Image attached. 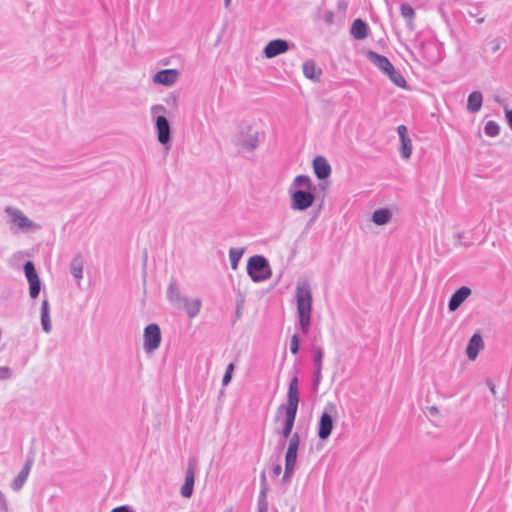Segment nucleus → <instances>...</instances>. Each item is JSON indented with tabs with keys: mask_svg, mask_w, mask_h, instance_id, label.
Masks as SVG:
<instances>
[{
	"mask_svg": "<svg viewBox=\"0 0 512 512\" xmlns=\"http://www.w3.org/2000/svg\"><path fill=\"white\" fill-rule=\"evenodd\" d=\"M41 325L46 333L51 332L52 324L50 319V306L48 299H44L41 304Z\"/></svg>",
	"mask_w": 512,
	"mask_h": 512,
	"instance_id": "19",
	"label": "nucleus"
},
{
	"mask_svg": "<svg viewBox=\"0 0 512 512\" xmlns=\"http://www.w3.org/2000/svg\"><path fill=\"white\" fill-rule=\"evenodd\" d=\"M299 404V389L298 380L296 377L292 378L289 383L287 403L283 407L284 418L282 420V435L284 438H288L294 426L297 410Z\"/></svg>",
	"mask_w": 512,
	"mask_h": 512,
	"instance_id": "1",
	"label": "nucleus"
},
{
	"mask_svg": "<svg viewBox=\"0 0 512 512\" xmlns=\"http://www.w3.org/2000/svg\"><path fill=\"white\" fill-rule=\"evenodd\" d=\"M5 213L9 216L11 223L22 231H29L38 228L33 221H31L21 210L17 208L8 206L5 208Z\"/></svg>",
	"mask_w": 512,
	"mask_h": 512,
	"instance_id": "6",
	"label": "nucleus"
},
{
	"mask_svg": "<svg viewBox=\"0 0 512 512\" xmlns=\"http://www.w3.org/2000/svg\"><path fill=\"white\" fill-rule=\"evenodd\" d=\"M401 15L407 21L412 22V20L414 19V16H415V12L410 5L402 4L401 5Z\"/></svg>",
	"mask_w": 512,
	"mask_h": 512,
	"instance_id": "34",
	"label": "nucleus"
},
{
	"mask_svg": "<svg viewBox=\"0 0 512 512\" xmlns=\"http://www.w3.org/2000/svg\"><path fill=\"white\" fill-rule=\"evenodd\" d=\"M471 290L468 287H461L452 296L449 301V309L455 311L470 296Z\"/></svg>",
	"mask_w": 512,
	"mask_h": 512,
	"instance_id": "17",
	"label": "nucleus"
},
{
	"mask_svg": "<svg viewBox=\"0 0 512 512\" xmlns=\"http://www.w3.org/2000/svg\"><path fill=\"white\" fill-rule=\"evenodd\" d=\"M71 274L78 280L83 278V258L80 254L76 255L70 263Z\"/></svg>",
	"mask_w": 512,
	"mask_h": 512,
	"instance_id": "24",
	"label": "nucleus"
},
{
	"mask_svg": "<svg viewBox=\"0 0 512 512\" xmlns=\"http://www.w3.org/2000/svg\"><path fill=\"white\" fill-rule=\"evenodd\" d=\"M29 283V295L31 298L35 299L38 297L41 290V282L40 279L31 280Z\"/></svg>",
	"mask_w": 512,
	"mask_h": 512,
	"instance_id": "32",
	"label": "nucleus"
},
{
	"mask_svg": "<svg viewBox=\"0 0 512 512\" xmlns=\"http://www.w3.org/2000/svg\"><path fill=\"white\" fill-rule=\"evenodd\" d=\"M244 253L243 249H237V248H231L229 251V257L231 262V268L233 270L237 269L238 262L241 259L242 255Z\"/></svg>",
	"mask_w": 512,
	"mask_h": 512,
	"instance_id": "29",
	"label": "nucleus"
},
{
	"mask_svg": "<svg viewBox=\"0 0 512 512\" xmlns=\"http://www.w3.org/2000/svg\"><path fill=\"white\" fill-rule=\"evenodd\" d=\"M321 358H322V352L318 351L316 354V363H317L318 369L320 368V365H321Z\"/></svg>",
	"mask_w": 512,
	"mask_h": 512,
	"instance_id": "41",
	"label": "nucleus"
},
{
	"mask_svg": "<svg viewBox=\"0 0 512 512\" xmlns=\"http://www.w3.org/2000/svg\"><path fill=\"white\" fill-rule=\"evenodd\" d=\"M333 429V419L332 416L329 415L326 412H323L320 421H319V428H318V436L321 440L327 439Z\"/></svg>",
	"mask_w": 512,
	"mask_h": 512,
	"instance_id": "14",
	"label": "nucleus"
},
{
	"mask_svg": "<svg viewBox=\"0 0 512 512\" xmlns=\"http://www.w3.org/2000/svg\"><path fill=\"white\" fill-rule=\"evenodd\" d=\"M233 370H234V365H233V363H230L227 366L226 372H225V374L223 376V379H222V384L224 386L227 385L230 382Z\"/></svg>",
	"mask_w": 512,
	"mask_h": 512,
	"instance_id": "36",
	"label": "nucleus"
},
{
	"mask_svg": "<svg viewBox=\"0 0 512 512\" xmlns=\"http://www.w3.org/2000/svg\"><path fill=\"white\" fill-rule=\"evenodd\" d=\"M12 376V371L7 366H0V380L9 379Z\"/></svg>",
	"mask_w": 512,
	"mask_h": 512,
	"instance_id": "37",
	"label": "nucleus"
},
{
	"mask_svg": "<svg viewBox=\"0 0 512 512\" xmlns=\"http://www.w3.org/2000/svg\"><path fill=\"white\" fill-rule=\"evenodd\" d=\"M483 347L484 343L482 337L479 334H474L471 337L466 349L468 358L470 360H475Z\"/></svg>",
	"mask_w": 512,
	"mask_h": 512,
	"instance_id": "18",
	"label": "nucleus"
},
{
	"mask_svg": "<svg viewBox=\"0 0 512 512\" xmlns=\"http://www.w3.org/2000/svg\"><path fill=\"white\" fill-rule=\"evenodd\" d=\"M313 169L319 179H326L331 173V167L322 156H317L313 161Z\"/></svg>",
	"mask_w": 512,
	"mask_h": 512,
	"instance_id": "16",
	"label": "nucleus"
},
{
	"mask_svg": "<svg viewBox=\"0 0 512 512\" xmlns=\"http://www.w3.org/2000/svg\"><path fill=\"white\" fill-rule=\"evenodd\" d=\"M24 273L28 282L31 280L39 279L35 266L31 261H28L24 264Z\"/></svg>",
	"mask_w": 512,
	"mask_h": 512,
	"instance_id": "31",
	"label": "nucleus"
},
{
	"mask_svg": "<svg viewBox=\"0 0 512 512\" xmlns=\"http://www.w3.org/2000/svg\"><path fill=\"white\" fill-rule=\"evenodd\" d=\"M485 133L490 136V137H494L496 136L498 133H499V126L493 122V121H489L487 122V124L485 125Z\"/></svg>",
	"mask_w": 512,
	"mask_h": 512,
	"instance_id": "35",
	"label": "nucleus"
},
{
	"mask_svg": "<svg viewBox=\"0 0 512 512\" xmlns=\"http://www.w3.org/2000/svg\"><path fill=\"white\" fill-rule=\"evenodd\" d=\"M397 132L401 141V156L408 159L412 153V141L408 135V130L405 125H399Z\"/></svg>",
	"mask_w": 512,
	"mask_h": 512,
	"instance_id": "10",
	"label": "nucleus"
},
{
	"mask_svg": "<svg viewBox=\"0 0 512 512\" xmlns=\"http://www.w3.org/2000/svg\"><path fill=\"white\" fill-rule=\"evenodd\" d=\"M237 315H239V313H241V310H240V305H237V311H236Z\"/></svg>",
	"mask_w": 512,
	"mask_h": 512,
	"instance_id": "46",
	"label": "nucleus"
},
{
	"mask_svg": "<svg viewBox=\"0 0 512 512\" xmlns=\"http://www.w3.org/2000/svg\"><path fill=\"white\" fill-rule=\"evenodd\" d=\"M238 153L249 157L256 147V130L253 123L241 122L234 137Z\"/></svg>",
	"mask_w": 512,
	"mask_h": 512,
	"instance_id": "3",
	"label": "nucleus"
},
{
	"mask_svg": "<svg viewBox=\"0 0 512 512\" xmlns=\"http://www.w3.org/2000/svg\"><path fill=\"white\" fill-rule=\"evenodd\" d=\"M201 305L202 301L200 298H195L190 301L187 297L181 304V306H183L186 309L189 318H194L199 314Z\"/></svg>",
	"mask_w": 512,
	"mask_h": 512,
	"instance_id": "21",
	"label": "nucleus"
},
{
	"mask_svg": "<svg viewBox=\"0 0 512 512\" xmlns=\"http://www.w3.org/2000/svg\"><path fill=\"white\" fill-rule=\"evenodd\" d=\"M390 216L388 209H379L373 213L372 220L377 225H383L389 221Z\"/></svg>",
	"mask_w": 512,
	"mask_h": 512,
	"instance_id": "28",
	"label": "nucleus"
},
{
	"mask_svg": "<svg viewBox=\"0 0 512 512\" xmlns=\"http://www.w3.org/2000/svg\"><path fill=\"white\" fill-rule=\"evenodd\" d=\"M231 4V0H224V6L228 8Z\"/></svg>",
	"mask_w": 512,
	"mask_h": 512,
	"instance_id": "43",
	"label": "nucleus"
},
{
	"mask_svg": "<svg viewBox=\"0 0 512 512\" xmlns=\"http://www.w3.org/2000/svg\"><path fill=\"white\" fill-rule=\"evenodd\" d=\"M195 482V467L191 463H189L186 474H185V482L181 487L180 493L184 498H190L193 494Z\"/></svg>",
	"mask_w": 512,
	"mask_h": 512,
	"instance_id": "11",
	"label": "nucleus"
},
{
	"mask_svg": "<svg viewBox=\"0 0 512 512\" xmlns=\"http://www.w3.org/2000/svg\"><path fill=\"white\" fill-rule=\"evenodd\" d=\"M271 276V270L264 257L258 255V281L266 280Z\"/></svg>",
	"mask_w": 512,
	"mask_h": 512,
	"instance_id": "26",
	"label": "nucleus"
},
{
	"mask_svg": "<svg viewBox=\"0 0 512 512\" xmlns=\"http://www.w3.org/2000/svg\"><path fill=\"white\" fill-rule=\"evenodd\" d=\"M372 62L386 74L393 68L392 63L385 56L372 53L370 55Z\"/></svg>",
	"mask_w": 512,
	"mask_h": 512,
	"instance_id": "22",
	"label": "nucleus"
},
{
	"mask_svg": "<svg viewBox=\"0 0 512 512\" xmlns=\"http://www.w3.org/2000/svg\"><path fill=\"white\" fill-rule=\"evenodd\" d=\"M299 445L300 436L298 433H294L289 440L288 448L285 455V476H290L291 473L294 471Z\"/></svg>",
	"mask_w": 512,
	"mask_h": 512,
	"instance_id": "7",
	"label": "nucleus"
},
{
	"mask_svg": "<svg viewBox=\"0 0 512 512\" xmlns=\"http://www.w3.org/2000/svg\"><path fill=\"white\" fill-rule=\"evenodd\" d=\"M32 464H33V459H31V458L27 459L24 467L21 469V471L19 472L17 477L12 481L11 488L14 491H19L23 487V485L26 482L28 475L30 473Z\"/></svg>",
	"mask_w": 512,
	"mask_h": 512,
	"instance_id": "15",
	"label": "nucleus"
},
{
	"mask_svg": "<svg viewBox=\"0 0 512 512\" xmlns=\"http://www.w3.org/2000/svg\"><path fill=\"white\" fill-rule=\"evenodd\" d=\"M490 390H491V392H492L493 394H495V388H494V386H490Z\"/></svg>",
	"mask_w": 512,
	"mask_h": 512,
	"instance_id": "47",
	"label": "nucleus"
},
{
	"mask_svg": "<svg viewBox=\"0 0 512 512\" xmlns=\"http://www.w3.org/2000/svg\"><path fill=\"white\" fill-rule=\"evenodd\" d=\"M179 75L177 69L160 70L153 76V82L164 86H172L177 82Z\"/></svg>",
	"mask_w": 512,
	"mask_h": 512,
	"instance_id": "9",
	"label": "nucleus"
},
{
	"mask_svg": "<svg viewBox=\"0 0 512 512\" xmlns=\"http://www.w3.org/2000/svg\"><path fill=\"white\" fill-rule=\"evenodd\" d=\"M291 352L293 354H296L299 349V339L297 335H293L291 338V346H290Z\"/></svg>",
	"mask_w": 512,
	"mask_h": 512,
	"instance_id": "39",
	"label": "nucleus"
},
{
	"mask_svg": "<svg viewBox=\"0 0 512 512\" xmlns=\"http://www.w3.org/2000/svg\"><path fill=\"white\" fill-rule=\"evenodd\" d=\"M338 7H339V9H340L342 12H345V11H346V9H347V3H345V2L339 3Z\"/></svg>",
	"mask_w": 512,
	"mask_h": 512,
	"instance_id": "42",
	"label": "nucleus"
},
{
	"mask_svg": "<svg viewBox=\"0 0 512 512\" xmlns=\"http://www.w3.org/2000/svg\"><path fill=\"white\" fill-rule=\"evenodd\" d=\"M288 50V44L285 40L276 39L267 44L264 49V54L267 58L275 57Z\"/></svg>",
	"mask_w": 512,
	"mask_h": 512,
	"instance_id": "12",
	"label": "nucleus"
},
{
	"mask_svg": "<svg viewBox=\"0 0 512 512\" xmlns=\"http://www.w3.org/2000/svg\"><path fill=\"white\" fill-rule=\"evenodd\" d=\"M226 512H229V511H226Z\"/></svg>",
	"mask_w": 512,
	"mask_h": 512,
	"instance_id": "49",
	"label": "nucleus"
},
{
	"mask_svg": "<svg viewBox=\"0 0 512 512\" xmlns=\"http://www.w3.org/2000/svg\"><path fill=\"white\" fill-rule=\"evenodd\" d=\"M247 273L256 282V255L251 256L247 263Z\"/></svg>",
	"mask_w": 512,
	"mask_h": 512,
	"instance_id": "33",
	"label": "nucleus"
},
{
	"mask_svg": "<svg viewBox=\"0 0 512 512\" xmlns=\"http://www.w3.org/2000/svg\"><path fill=\"white\" fill-rule=\"evenodd\" d=\"M143 338V348L147 353L158 349L161 343V331L159 326L155 323L147 325L144 329Z\"/></svg>",
	"mask_w": 512,
	"mask_h": 512,
	"instance_id": "5",
	"label": "nucleus"
},
{
	"mask_svg": "<svg viewBox=\"0 0 512 512\" xmlns=\"http://www.w3.org/2000/svg\"><path fill=\"white\" fill-rule=\"evenodd\" d=\"M294 186L300 188V190L312 191L314 189L311 179L305 175H299L294 179Z\"/></svg>",
	"mask_w": 512,
	"mask_h": 512,
	"instance_id": "27",
	"label": "nucleus"
},
{
	"mask_svg": "<svg viewBox=\"0 0 512 512\" xmlns=\"http://www.w3.org/2000/svg\"><path fill=\"white\" fill-rule=\"evenodd\" d=\"M166 113L167 109L161 104H156L151 107V115L155 119L157 139L166 150H169L171 142V128L169 121L164 116Z\"/></svg>",
	"mask_w": 512,
	"mask_h": 512,
	"instance_id": "4",
	"label": "nucleus"
},
{
	"mask_svg": "<svg viewBox=\"0 0 512 512\" xmlns=\"http://www.w3.org/2000/svg\"><path fill=\"white\" fill-rule=\"evenodd\" d=\"M303 73L307 78L314 81H318L320 79L322 71L320 68L316 67L314 62L309 61L303 64Z\"/></svg>",
	"mask_w": 512,
	"mask_h": 512,
	"instance_id": "23",
	"label": "nucleus"
},
{
	"mask_svg": "<svg viewBox=\"0 0 512 512\" xmlns=\"http://www.w3.org/2000/svg\"><path fill=\"white\" fill-rule=\"evenodd\" d=\"M280 471H281V467H280L279 465H277V466L275 467V473H276V474H279V473H280Z\"/></svg>",
	"mask_w": 512,
	"mask_h": 512,
	"instance_id": "44",
	"label": "nucleus"
},
{
	"mask_svg": "<svg viewBox=\"0 0 512 512\" xmlns=\"http://www.w3.org/2000/svg\"><path fill=\"white\" fill-rule=\"evenodd\" d=\"M176 101H177V98L173 97V103H176Z\"/></svg>",
	"mask_w": 512,
	"mask_h": 512,
	"instance_id": "48",
	"label": "nucleus"
},
{
	"mask_svg": "<svg viewBox=\"0 0 512 512\" xmlns=\"http://www.w3.org/2000/svg\"><path fill=\"white\" fill-rule=\"evenodd\" d=\"M351 35L358 40L365 39L368 35V28L364 21L355 19L351 26Z\"/></svg>",
	"mask_w": 512,
	"mask_h": 512,
	"instance_id": "20",
	"label": "nucleus"
},
{
	"mask_svg": "<svg viewBox=\"0 0 512 512\" xmlns=\"http://www.w3.org/2000/svg\"><path fill=\"white\" fill-rule=\"evenodd\" d=\"M482 105V94L480 92H473L468 97L467 108L470 112L475 113L479 111Z\"/></svg>",
	"mask_w": 512,
	"mask_h": 512,
	"instance_id": "25",
	"label": "nucleus"
},
{
	"mask_svg": "<svg viewBox=\"0 0 512 512\" xmlns=\"http://www.w3.org/2000/svg\"><path fill=\"white\" fill-rule=\"evenodd\" d=\"M296 298L300 327L306 334L310 326L312 310V294L308 284L303 283L297 287Z\"/></svg>",
	"mask_w": 512,
	"mask_h": 512,
	"instance_id": "2",
	"label": "nucleus"
},
{
	"mask_svg": "<svg viewBox=\"0 0 512 512\" xmlns=\"http://www.w3.org/2000/svg\"><path fill=\"white\" fill-rule=\"evenodd\" d=\"M430 412H431L432 414H434V413H436V412H437V409H436L435 407H431V408H430Z\"/></svg>",
	"mask_w": 512,
	"mask_h": 512,
	"instance_id": "45",
	"label": "nucleus"
},
{
	"mask_svg": "<svg viewBox=\"0 0 512 512\" xmlns=\"http://www.w3.org/2000/svg\"><path fill=\"white\" fill-rule=\"evenodd\" d=\"M185 298V296H182L176 280L171 279L167 287V299L169 302L177 307H180Z\"/></svg>",
	"mask_w": 512,
	"mask_h": 512,
	"instance_id": "13",
	"label": "nucleus"
},
{
	"mask_svg": "<svg viewBox=\"0 0 512 512\" xmlns=\"http://www.w3.org/2000/svg\"><path fill=\"white\" fill-rule=\"evenodd\" d=\"M387 75L395 85L398 87H405L406 80L399 72L394 69V67L387 73Z\"/></svg>",
	"mask_w": 512,
	"mask_h": 512,
	"instance_id": "30",
	"label": "nucleus"
},
{
	"mask_svg": "<svg viewBox=\"0 0 512 512\" xmlns=\"http://www.w3.org/2000/svg\"><path fill=\"white\" fill-rule=\"evenodd\" d=\"M0 511L1 512H10L8 501L1 490H0Z\"/></svg>",
	"mask_w": 512,
	"mask_h": 512,
	"instance_id": "38",
	"label": "nucleus"
},
{
	"mask_svg": "<svg viewBox=\"0 0 512 512\" xmlns=\"http://www.w3.org/2000/svg\"><path fill=\"white\" fill-rule=\"evenodd\" d=\"M291 199L293 209L305 210L313 204L315 197L312 191L297 190L292 193Z\"/></svg>",
	"mask_w": 512,
	"mask_h": 512,
	"instance_id": "8",
	"label": "nucleus"
},
{
	"mask_svg": "<svg viewBox=\"0 0 512 512\" xmlns=\"http://www.w3.org/2000/svg\"><path fill=\"white\" fill-rule=\"evenodd\" d=\"M506 118L508 120V123L512 129V110H506Z\"/></svg>",
	"mask_w": 512,
	"mask_h": 512,
	"instance_id": "40",
	"label": "nucleus"
}]
</instances>
